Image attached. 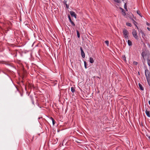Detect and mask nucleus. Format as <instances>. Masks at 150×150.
Listing matches in <instances>:
<instances>
[{
    "mask_svg": "<svg viewBox=\"0 0 150 150\" xmlns=\"http://www.w3.org/2000/svg\"><path fill=\"white\" fill-rule=\"evenodd\" d=\"M145 74L147 81L148 82H149L150 81V72L148 70L146 69L145 71Z\"/></svg>",
    "mask_w": 150,
    "mask_h": 150,
    "instance_id": "obj_1",
    "label": "nucleus"
},
{
    "mask_svg": "<svg viewBox=\"0 0 150 150\" xmlns=\"http://www.w3.org/2000/svg\"><path fill=\"white\" fill-rule=\"evenodd\" d=\"M123 33L125 38L128 39V35L129 34V33L126 29H123Z\"/></svg>",
    "mask_w": 150,
    "mask_h": 150,
    "instance_id": "obj_2",
    "label": "nucleus"
},
{
    "mask_svg": "<svg viewBox=\"0 0 150 150\" xmlns=\"http://www.w3.org/2000/svg\"><path fill=\"white\" fill-rule=\"evenodd\" d=\"M133 36L134 37V38L137 39V40L138 39V36L137 35V33L136 32V31L134 29L132 30V33Z\"/></svg>",
    "mask_w": 150,
    "mask_h": 150,
    "instance_id": "obj_3",
    "label": "nucleus"
},
{
    "mask_svg": "<svg viewBox=\"0 0 150 150\" xmlns=\"http://www.w3.org/2000/svg\"><path fill=\"white\" fill-rule=\"evenodd\" d=\"M80 49L81 51V56L83 58H84L85 57V53H84V52L82 49V48L81 47H80Z\"/></svg>",
    "mask_w": 150,
    "mask_h": 150,
    "instance_id": "obj_4",
    "label": "nucleus"
},
{
    "mask_svg": "<svg viewBox=\"0 0 150 150\" xmlns=\"http://www.w3.org/2000/svg\"><path fill=\"white\" fill-rule=\"evenodd\" d=\"M70 14L72 16H74L75 18H76V15L74 12L73 11H70Z\"/></svg>",
    "mask_w": 150,
    "mask_h": 150,
    "instance_id": "obj_5",
    "label": "nucleus"
},
{
    "mask_svg": "<svg viewBox=\"0 0 150 150\" xmlns=\"http://www.w3.org/2000/svg\"><path fill=\"white\" fill-rule=\"evenodd\" d=\"M148 108H146L145 109V113L146 115L149 117H150L149 111L148 110Z\"/></svg>",
    "mask_w": 150,
    "mask_h": 150,
    "instance_id": "obj_6",
    "label": "nucleus"
},
{
    "mask_svg": "<svg viewBox=\"0 0 150 150\" xmlns=\"http://www.w3.org/2000/svg\"><path fill=\"white\" fill-rule=\"evenodd\" d=\"M120 8L121 10V11L122 13V14L124 16H125L126 15V13L124 10L123 8L121 7Z\"/></svg>",
    "mask_w": 150,
    "mask_h": 150,
    "instance_id": "obj_7",
    "label": "nucleus"
},
{
    "mask_svg": "<svg viewBox=\"0 0 150 150\" xmlns=\"http://www.w3.org/2000/svg\"><path fill=\"white\" fill-rule=\"evenodd\" d=\"M139 86L140 90L142 91L144 90L143 87H142V85L140 83H139Z\"/></svg>",
    "mask_w": 150,
    "mask_h": 150,
    "instance_id": "obj_8",
    "label": "nucleus"
},
{
    "mask_svg": "<svg viewBox=\"0 0 150 150\" xmlns=\"http://www.w3.org/2000/svg\"><path fill=\"white\" fill-rule=\"evenodd\" d=\"M89 62L91 63H93L94 62V60L91 57L89 58Z\"/></svg>",
    "mask_w": 150,
    "mask_h": 150,
    "instance_id": "obj_9",
    "label": "nucleus"
},
{
    "mask_svg": "<svg viewBox=\"0 0 150 150\" xmlns=\"http://www.w3.org/2000/svg\"><path fill=\"white\" fill-rule=\"evenodd\" d=\"M127 43L129 46H132V42L129 40H128L127 41Z\"/></svg>",
    "mask_w": 150,
    "mask_h": 150,
    "instance_id": "obj_10",
    "label": "nucleus"
},
{
    "mask_svg": "<svg viewBox=\"0 0 150 150\" xmlns=\"http://www.w3.org/2000/svg\"><path fill=\"white\" fill-rule=\"evenodd\" d=\"M71 91L72 92L74 93V91H75V90L74 87H72L71 88Z\"/></svg>",
    "mask_w": 150,
    "mask_h": 150,
    "instance_id": "obj_11",
    "label": "nucleus"
},
{
    "mask_svg": "<svg viewBox=\"0 0 150 150\" xmlns=\"http://www.w3.org/2000/svg\"><path fill=\"white\" fill-rule=\"evenodd\" d=\"M51 120H52L53 125H54L55 124V121L54 120V119L52 117H51Z\"/></svg>",
    "mask_w": 150,
    "mask_h": 150,
    "instance_id": "obj_12",
    "label": "nucleus"
},
{
    "mask_svg": "<svg viewBox=\"0 0 150 150\" xmlns=\"http://www.w3.org/2000/svg\"><path fill=\"white\" fill-rule=\"evenodd\" d=\"M137 13L140 16L142 17V16L141 15V14L140 12L139 11H137Z\"/></svg>",
    "mask_w": 150,
    "mask_h": 150,
    "instance_id": "obj_13",
    "label": "nucleus"
},
{
    "mask_svg": "<svg viewBox=\"0 0 150 150\" xmlns=\"http://www.w3.org/2000/svg\"><path fill=\"white\" fill-rule=\"evenodd\" d=\"M126 25H127V26H128L129 27L132 26V24L130 23H126Z\"/></svg>",
    "mask_w": 150,
    "mask_h": 150,
    "instance_id": "obj_14",
    "label": "nucleus"
},
{
    "mask_svg": "<svg viewBox=\"0 0 150 150\" xmlns=\"http://www.w3.org/2000/svg\"><path fill=\"white\" fill-rule=\"evenodd\" d=\"M76 32L77 33V37L78 38H79L80 37L79 33L78 30H77Z\"/></svg>",
    "mask_w": 150,
    "mask_h": 150,
    "instance_id": "obj_15",
    "label": "nucleus"
},
{
    "mask_svg": "<svg viewBox=\"0 0 150 150\" xmlns=\"http://www.w3.org/2000/svg\"><path fill=\"white\" fill-rule=\"evenodd\" d=\"M105 42V43L107 45V46H108L109 44V41L108 40H106Z\"/></svg>",
    "mask_w": 150,
    "mask_h": 150,
    "instance_id": "obj_16",
    "label": "nucleus"
},
{
    "mask_svg": "<svg viewBox=\"0 0 150 150\" xmlns=\"http://www.w3.org/2000/svg\"><path fill=\"white\" fill-rule=\"evenodd\" d=\"M147 63L148 65L150 67V59H147Z\"/></svg>",
    "mask_w": 150,
    "mask_h": 150,
    "instance_id": "obj_17",
    "label": "nucleus"
},
{
    "mask_svg": "<svg viewBox=\"0 0 150 150\" xmlns=\"http://www.w3.org/2000/svg\"><path fill=\"white\" fill-rule=\"evenodd\" d=\"M133 22H134V25L136 26V28H137L138 29V27L136 24L137 23L134 20H133Z\"/></svg>",
    "mask_w": 150,
    "mask_h": 150,
    "instance_id": "obj_18",
    "label": "nucleus"
},
{
    "mask_svg": "<svg viewBox=\"0 0 150 150\" xmlns=\"http://www.w3.org/2000/svg\"><path fill=\"white\" fill-rule=\"evenodd\" d=\"M122 59L125 61H126V57L125 55H123L122 56Z\"/></svg>",
    "mask_w": 150,
    "mask_h": 150,
    "instance_id": "obj_19",
    "label": "nucleus"
},
{
    "mask_svg": "<svg viewBox=\"0 0 150 150\" xmlns=\"http://www.w3.org/2000/svg\"><path fill=\"white\" fill-rule=\"evenodd\" d=\"M124 8L127 11V6L126 3H125V5L124 6Z\"/></svg>",
    "mask_w": 150,
    "mask_h": 150,
    "instance_id": "obj_20",
    "label": "nucleus"
},
{
    "mask_svg": "<svg viewBox=\"0 0 150 150\" xmlns=\"http://www.w3.org/2000/svg\"><path fill=\"white\" fill-rule=\"evenodd\" d=\"M70 23H71V25L74 26H75V24L73 22V21H71L70 22Z\"/></svg>",
    "mask_w": 150,
    "mask_h": 150,
    "instance_id": "obj_21",
    "label": "nucleus"
},
{
    "mask_svg": "<svg viewBox=\"0 0 150 150\" xmlns=\"http://www.w3.org/2000/svg\"><path fill=\"white\" fill-rule=\"evenodd\" d=\"M84 65L86 69L87 68V67H86V63L85 61L84 62Z\"/></svg>",
    "mask_w": 150,
    "mask_h": 150,
    "instance_id": "obj_22",
    "label": "nucleus"
},
{
    "mask_svg": "<svg viewBox=\"0 0 150 150\" xmlns=\"http://www.w3.org/2000/svg\"><path fill=\"white\" fill-rule=\"evenodd\" d=\"M133 63L135 65H137L138 64L137 62H135V61L134 62H133Z\"/></svg>",
    "mask_w": 150,
    "mask_h": 150,
    "instance_id": "obj_23",
    "label": "nucleus"
},
{
    "mask_svg": "<svg viewBox=\"0 0 150 150\" xmlns=\"http://www.w3.org/2000/svg\"><path fill=\"white\" fill-rule=\"evenodd\" d=\"M115 2H116L117 3H120V1L119 0H114Z\"/></svg>",
    "mask_w": 150,
    "mask_h": 150,
    "instance_id": "obj_24",
    "label": "nucleus"
},
{
    "mask_svg": "<svg viewBox=\"0 0 150 150\" xmlns=\"http://www.w3.org/2000/svg\"><path fill=\"white\" fill-rule=\"evenodd\" d=\"M68 18H69V21H70V22L71 21H72V20L71 18L69 16H69H68Z\"/></svg>",
    "mask_w": 150,
    "mask_h": 150,
    "instance_id": "obj_25",
    "label": "nucleus"
},
{
    "mask_svg": "<svg viewBox=\"0 0 150 150\" xmlns=\"http://www.w3.org/2000/svg\"><path fill=\"white\" fill-rule=\"evenodd\" d=\"M146 25L148 26H150V24L148 23V22H146Z\"/></svg>",
    "mask_w": 150,
    "mask_h": 150,
    "instance_id": "obj_26",
    "label": "nucleus"
},
{
    "mask_svg": "<svg viewBox=\"0 0 150 150\" xmlns=\"http://www.w3.org/2000/svg\"><path fill=\"white\" fill-rule=\"evenodd\" d=\"M147 29L149 31H150V28H149V27H147Z\"/></svg>",
    "mask_w": 150,
    "mask_h": 150,
    "instance_id": "obj_27",
    "label": "nucleus"
},
{
    "mask_svg": "<svg viewBox=\"0 0 150 150\" xmlns=\"http://www.w3.org/2000/svg\"><path fill=\"white\" fill-rule=\"evenodd\" d=\"M3 63V62L2 61H0V64Z\"/></svg>",
    "mask_w": 150,
    "mask_h": 150,
    "instance_id": "obj_28",
    "label": "nucleus"
},
{
    "mask_svg": "<svg viewBox=\"0 0 150 150\" xmlns=\"http://www.w3.org/2000/svg\"><path fill=\"white\" fill-rule=\"evenodd\" d=\"M147 137L148 138L150 139V136H147Z\"/></svg>",
    "mask_w": 150,
    "mask_h": 150,
    "instance_id": "obj_29",
    "label": "nucleus"
},
{
    "mask_svg": "<svg viewBox=\"0 0 150 150\" xmlns=\"http://www.w3.org/2000/svg\"><path fill=\"white\" fill-rule=\"evenodd\" d=\"M66 6L67 8H68L69 7V6L67 4H66Z\"/></svg>",
    "mask_w": 150,
    "mask_h": 150,
    "instance_id": "obj_30",
    "label": "nucleus"
},
{
    "mask_svg": "<svg viewBox=\"0 0 150 150\" xmlns=\"http://www.w3.org/2000/svg\"><path fill=\"white\" fill-rule=\"evenodd\" d=\"M32 103H33V104H34V101H32Z\"/></svg>",
    "mask_w": 150,
    "mask_h": 150,
    "instance_id": "obj_31",
    "label": "nucleus"
}]
</instances>
